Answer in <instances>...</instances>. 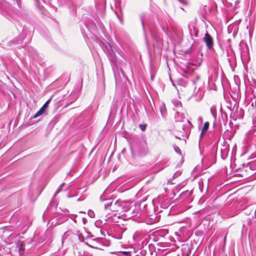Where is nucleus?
<instances>
[{
  "label": "nucleus",
  "instance_id": "nucleus-1",
  "mask_svg": "<svg viewBox=\"0 0 256 256\" xmlns=\"http://www.w3.org/2000/svg\"><path fill=\"white\" fill-rule=\"evenodd\" d=\"M105 209H108L112 212H116L118 214V218L124 220L130 219L136 216L134 210H132V204L128 201L116 200L115 201H108L104 204Z\"/></svg>",
  "mask_w": 256,
  "mask_h": 256
},
{
  "label": "nucleus",
  "instance_id": "nucleus-5",
  "mask_svg": "<svg viewBox=\"0 0 256 256\" xmlns=\"http://www.w3.org/2000/svg\"><path fill=\"white\" fill-rule=\"evenodd\" d=\"M45 111H46L45 110H44V108H41L38 110V112H36V114L34 115V116H33V118H36L38 117L39 116L45 112Z\"/></svg>",
  "mask_w": 256,
  "mask_h": 256
},
{
  "label": "nucleus",
  "instance_id": "nucleus-2",
  "mask_svg": "<svg viewBox=\"0 0 256 256\" xmlns=\"http://www.w3.org/2000/svg\"><path fill=\"white\" fill-rule=\"evenodd\" d=\"M137 149L140 156H144L148 152V144L145 140H144L138 144Z\"/></svg>",
  "mask_w": 256,
  "mask_h": 256
},
{
  "label": "nucleus",
  "instance_id": "nucleus-16",
  "mask_svg": "<svg viewBox=\"0 0 256 256\" xmlns=\"http://www.w3.org/2000/svg\"><path fill=\"white\" fill-rule=\"evenodd\" d=\"M252 106H254V102H252Z\"/></svg>",
  "mask_w": 256,
  "mask_h": 256
},
{
  "label": "nucleus",
  "instance_id": "nucleus-17",
  "mask_svg": "<svg viewBox=\"0 0 256 256\" xmlns=\"http://www.w3.org/2000/svg\"><path fill=\"white\" fill-rule=\"evenodd\" d=\"M255 216H256V210H255Z\"/></svg>",
  "mask_w": 256,
  "mask_h": 256
},
{
  "label": "nucleus",
  "instance_id": "nucleus-4",
  "mask_svg": "<svg viewBox=\"0 0 256 256\" xmlns=\"http://www.w3.org/2000/svg\"><path fill=\"white\" fill-rule=\"evenodd\" d=\"M209 127V122H206L204 124L203 128L202 130L200 136L201 137L203 136V135L208 130Z\"/></svg>",
  "mask_w": 256,
  "mask_h": 256
},
{
  "label": "nucleus",
  "instance_id": "nucleus-13",
  "mask_svg": "<svg viewBox=\"0 0 256 256\" xmlns=\"http://www.w3.org/2000/svg\"><path fill=\"white\" fill-rule=\"evenodd\" d=\"M180 104H179L178 102L177 104H176V106H178L179 105H180Z\"/></svg>",
  "mask_w": 256,
  "mask_h": 256
},
{
  "label": "nucleus",
  "instance_id": "nucleus-6",
  "mask_svg": "<svg viewBox=\"0 0 256 256\" xmlns=\"http://www.w3.org/2000/svg\"><path fill=\"white\" fill-rule=\"evenodd\" d=\"M50 100L51 99H49L46 102L45 104L43 105V106L42 107V108H44V110H46V108H48V105L49 104V103L50 102Z\"/></svg>",
  "mask_w": 256,
  "mask_h": 256
},
{
  "label": "nucleus",
  "instance_id": "nucleus-7",
  "mask_svg": "<svg viewBox=\"0 0 256 256\" xmlns=\"http://www.w3.org/2000/svg\"><path fill=\"white\" fill-rule=\"evenodd\" d=\"M65 185L64 183H62L58 188L56 192L55 195H56L58 193H59L62 190V188Z\"/></svg>",
  "mask_w": 256,
  "mask_h": 256
},
{
  "label": "nucleus",
  "instance_id": "nucleus-10",
  "mask_svg": "<svg viewBox=\"0 0 256 256\" xmlns=\"http://www.w3.org/2000/svg\"><path fill=\"white\" fill-rule=\"evenodd\" d=\"M20 250L23 251L24 250V246L22 243H21L20 246Z\"/></svg>",
  "mask_w": 256,
  "mask_h": 256
},
{
  "label": "nucleus",
  "instance_id": "nucleus-15",
  "mask_svg": "<svg viewBox=\"0 0 256 256\" xmlns=\"http://www.w3.org/2000/svg\"><path fill=\"white\" fill-rule=\"evenodd\" d=\"M254 105H255V106H256V100H255Z\"/></svg>",
  "mask_w": 256,
  "mask_h": 256
},
{
  "label": "nucleus",
  "instance_id": "nucleus-9",
  "mask_svg": "<svg viewBox=\"0 0 256 256\" xmlns=\"http://www.w3.org/2000/svg\"><path fill=\"white\" fill-rule=\"evenodd\" d=\"M140 128L141 129V130L142 131H144L146 128V124H144V125L140 124Z\"/></svg>",
  "mask_w": 256,
  "mask_h": 256
},
{
  "label": "nucleus",
  "instance_id": "nucleus-11",
  "mask_svg": "<svg viewBox=\"0 0 256 256\" xmlns=\"http://www.w3.org/2000/svg\"><path fill=\"white\" fill-rule=\"evenodd\" d=\"M78 239L80 242H84V236L80 235L78 236Z\"/></svg>",
  "mask_w": 256,
  "mask_h": 256
},
{
  "label": "nucleus",
  "instance_id": "nucleus-14",
  "mask_svg": "<svg viewBox=\"0 0 256 256\" xmlns=\"http://www.w3.org/2000/svg\"><path fill=\"white\" fill-rule=\"evenodd\" d=\"M100 200H104V199H102V196H101L100 197Z\"/></svg>",
  "mask_w": 256,
  "mask_h": 256
},
{
  "label": "nucleus",
  "instance_id": "nucleus-12",
  "mask_svg": "<svg viewBox=\"0 0 256 256\" xmlns=\"http://www.w3.org/2000/svg\"><path fill=\"white\" fill-rule=\"evenodd\" d=\"M123 253L124 254H125L128 256V254H130V252H123Z\"/></svg>",
  "mask_w": 256,
  "mask_h": 256
},
{
  "label": "nucleus",
  "instance_id": "nucleus-3",
  "mask_svg": "<svg viewBox=\"0 0 256 256\" xmlns=\"http://www.w3.org/2000/svg\"><path fill=\"white\" fill-rule=\"evenodd\" d=\"M204 41L206 44L208 49L211 50L213 48V38L208 32L205 34L204 37Z\"/></svg>",
  "mask_w": 256,
  "mask_h": 256
},
{
  "label": "nucleus",
  "instance_id": "nucleus-8",
  "mask_svg": "<svg viewBox=\"0 0 256 256\" xmlns=\"http://www.w3.org/2000/svg\"><path fill=\"white\" fill-rule=\"evenodd\" d=\"M88 214L90 218H94L95 214L92 210H89L88 211Z\"/></svg>",
  "mask_w": 256,
  "mask_h": 256
}]
</instances>
